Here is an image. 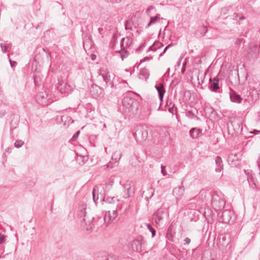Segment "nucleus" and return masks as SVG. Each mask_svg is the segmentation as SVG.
Wrapping results in <instances>:
<instances>
[{
	"label": "nucleus",
	"mask_w": 260,
	"mask_h": 260,
	"mask_svg": "<svg viewBox=\"0 0 260 260\" xmlns=\"http://www.w3.org/2000/svg\"><path fill=\"white\" fill-rule=\"evenodd\" d=\"M161 46H162V43L159 42H155L152 45L150 46L148 48L147 50V52H149L150 51H155L157 49L159 48Z\"/></svg>",
	"instance_id": "nucleus-25"
},
{
	"label": "nucleus",
	"mask_w": 260,
	"mask_h": 260,
	"mask_svg": "<svg viewBox=\"0 0 260 260\" xmlns=\"http://www.w3.org/2000/svg\"><path fill=\"white\" fill-rule=\"evenodd\" d=\"M24 144V142L20 140H18L16 141L14 143V146L17 148H20Z\"/></svg>",
	"instance_id": "nucleus-30"
},
{
	"label": "nucleus",
	"mask_w": 260,
	"mask_h": 260,
	"mask_svg": "<svg viewBox=\"0 0 260 260\" xmlns=\"http://www.w3.org/2000/svg\"><path fill=\"white\" fill-rule=\"evenodd\" d=\"M202 29L203 31H205V33L204 34V36L208 31V29L206 26H203Z\"/></svg>",
	"instance_id": "nucleus-44"
},
{
	"label": "nucleus",
	"mask_w": 260,
	"mask_h": 260,
	"mask_svg": "<svg viewBox=\"0 0 260 260\" xmlns=\"http://www.w3.org/2000/svg\"><path fill=\"white\" fill-rule=\"evenodd\" d=\"M123 192L122 197L124 199H127L131 197L134 193V191L132 189V182L130 181H126L122 184Z\"/></svg>",
	"instance_id": "nucleus-8"
},
{
	"label": "nucleus",
	"mask_w": 260,
	"mask_h": 260,
	"mask_svg": "<svg viewBox=\"0 0 260 260\" xmlns=\"http://www.w3.org/2000/svg\"><path fill=\"white\" fill-rule=\"evenodd\" d=\"M252 133L254 134H257L258 133V131L256 130H254Z\"/></svg>",
	"instance_id": "nucleus-55"
},
{
	"label": "nucleus",
	"mask_w": 260,
	"mask_h": 260,
	"mask_svg": "<svg viewBox=\"0 0 260 260\" xmlns=\"http://www.w3.org/2000/svg\"><path fill=\"white\" fill-rule=\"evenodd\" d=\"M133 39L130 37H126L121 39L120 42L121 51H119L118 52L121 53L120 55L122 59L128 56V52L126 49L131 47Z\"/></svg>",
	"instance_id": "nucleus-3"
},
{
	"label": "nucleus",
	"mask_w": 260,
	"mask_h": 260,
	"mask_svg": "<svg viewBox=\"0 0 260 260\" xmlns=\"http://www.w3.org/2000/svg\"><path fill=\"white\" fill-rule=\"evenodd\" d=\"M185 188L183 186H180L173 189V194L177 200H180L184 195Z\"/></svg>",
	"instance_id": "nucleus-15"
},
{
	"label": "nucleus",
	"mask_w": 260,
	"mask_h": 260,
	"mask_svg": "<svg viewBox=\"0 0 260 260\" xmlns=\"http://www.w3.org/2000/svg\"><path fill=\"white\" fill-rule=\"evenodd\" d=\"M117 211L113 210L112 212L110 211L107 212L104 217V220L106 225H107L110 222L114 220L117 216Z\"/></svg>",
	"instance_id": "nucleus-13"
},
{
	"label": "nucleus",
	"mask_w": 260,
	"mask_h": 260,
	"mask_svg": "<svg viewBox=\"0 0 260 260\" xmlns=\"http://www.w3.org/2000/svg\"><path fill=\"white\" fill-rule=\"evenodd\" d=\"M90 93L91 96L95 99H101L104 95V91L103 88L96 84H93L90 87Z\"/></svg>",
	"instance_id": "nucleus-7"
},
{
	"label": "nucleus",
	"mask_w": 260,
	"mask_h": 260,
	"mask_svg": "<svg viewBox=\"0 0 260 260\" xmlns=\"http://www.w3.org/2000/svg\"><path fill=\"white\" fill-rule=\"evenodd\" d=\"M57 89L62 94L69 93L72 90L71 86L62 80H58Z\"/></svg>",
	"instance_id": "nucleus-10"
},
{
	"label": "nucleus",
	"mask_w": 260,
	"mask_h": 260,
	"mask_svg": "<svg viewBox=\"0 0 260 260\" xmlns=\"http://www.w3.org/2000/svg\"><path fill=\"white\" fill-rule=\"evenodd\" d=\"M68 118H69V121H68V122H69V123H73V120H72V121H71V122H70V121L72 120V119H71V118L70 117H68Z\"/></svg>",
	"instance_id": "nucleus-54"
},
{
	"label": "nucleus",
	"mask_w": 260,
	"mask_h": 260,
	"mask_svg": "<svg viewBox=\"0 0 260 260\" xmlns=\"http://www.w3.org/2000/svg\"><path fill=\"white\" fill-rule=\"evenodd\" d=\"M79 134H80V131H78V132H76V133L73 135L72 139H76V138L78 137V136H79Z\"/></svg>",
	"instance_id": "nucleus-41"
},
{
	"label": "nucleus",
	"mask_w": 260,
	"mask_h": 260,
	"mask_svg": "<svg viewBox=\"0 0 260 260\" xmlns=\"http://www.w3.org/2000/svg\"><path fill=\"white\" fill-rule=\"evenodd\" d=\"M98 78L99 80H103L106 83V86H110L111 87H114V84L111 80V76L110 73L107 70H100Z\"/></svg>",
	"instance_id": "nucleus-6"
},
{
	"label": "nucleus",
	"mask_w": 260,
	"mask_h": 260,
	"mask_svg": "<svg viewBox=\"0 0 260 260\" xmlns=\"http://www.w3.org/2000/svg\"><path fill=\"white\" fill-rule=\"evenodd\" d=\"M95 190L94 189H93V190H92L93 200L94 202V203L96 204L97 202H96V201L95 200Z\"/></svg>",
	"instance_id": "nucleus-37"
},
{
	"label": "nucleus",
	"mask_w": 260,
	"mask_h": 260,
	"mask_svg": "<svg viewBox=\"0 0 260 260\" xmlns=\"http://www.w3.org/2000/svg\"><path fill=\"white\" fill-rule=\"evenodd\" d=\"M225 205L224 196L221 192L214 191L211 194V205L215 210L222 209Z\"/></svg>",
	"instance_id": "nucleus-1"
},
{
	"label": "nucleus",
	"mask_w": 260,
	"mask_h": 260,
	"mask_svg": "<svg viewBox=\"0 0 260 260\" xmlns=\"http://www.w3.org/2000/svg\"><path fill=\"white\" fill-rule=\"evenodd\" d=\"M164 53H162V52L160 54L159 56H161L163 55Z\"/></svg>",
	"instance_id": "nucleus-56"
},
{
	"label": "nucleus",
	"mask_w": 260,
	"mask_h": 260,
	"mask_svg": "<svg viewBox=\"0 0 260 260\" xmlns=\"http://www.w3.org/2000/svg\"><path fill=\"white\" fill-rule=\"evenodd\" d=\"M146 225L147 226V227L148 229L149 230V231L151 232V234H152V237H153L155 235V233H156L155 230L153 228H152L151 225L149 223H146Z\"/></svg>",
	"instance_id": "nucleus-28"
},
{
	"label": "nucleus",
	"mask_w": 260,
	"mask_h": 260,
	"mask_svg": "<svg viewBox=\"0 0 260 260\" xmlns=\"http://www.w3.org/2000/svg\"><path fill=\"white\" fill-rule=\"evenodd\" d=\"M37 99L38 102L43 106H47L51 103L49 101V95L45 91L39 93L37 95Z\"/></svg>",
	"instance_id": "nucleus-9"
},
{
	"label": "nucleus",
	"mask_w": 260,
	"mask_h": 260,
	"mask_svg": "<svg viewBox=\"0 0 260 260\" xmlns=\"http://www.w3.org/2000/svg\"><path fill=\"white\" fill-rule=\"evenodd\" d=\"M149 76V72L146 69L144 68L140 70L139 75L140 79L146 81L148 79Z\"/></svg>",
	"instance_id": "nucleus-23"
},
{
	"label": "nucleus",
	"mask_w": 260,
	"mask_h": 260,
	"mask_svg": "<svg viewBox=\"0 0 260 260\" xmlns=\"http://www.w3.org/2000/svg\"><path fill=\"white\" fill-rule=\"evenodd\" d=\"M230 97L232 102L238 104L241 103L243 100L241 96L233 90H231V92L230 94Z\"/></svg>",
	"instance_id": "nucleus-19"
},
{
	"label": "nucleus",
	"mask_w": 260,
	"mask_h": 260,
	"mask_svg": "<svg viewBox=\"0 0 260 260\" xmlns=\"http://www.w3.org/2000/svg\"><path fill=\"white\" fill-rule=\"evenodd\" d=\"M145 241L143 236H138L134 239L132 244L131 248L134 251L140 252L143 250V245L145 244Z\"/></svg>",
	"instance_id": "nucleus-5"
},
{
	"label": "nucleus",
	"mask_w": 260,
	"mask_h": 260,
	"mask_svg": "<svg viewBox=\"0 0 260 260\" xmlns=\"http://www.w3.org/2000/svg\"><path fill=\"white\" fill-rule=\"evenodd\" d=\"M215 164L216 168L215 171L216 172H220L222 171L223 169V164H222V160L220 156H217L215 159Z\"/></svg>",
	"instance_id": "nucleus-22"
},
{
	"label": "nucleus",
	"mask_w": 260,
	"mask_h": 260,
	"mask_svg": "<svg viewBox=\"0 0 260 260\" xmlns=\"http://www.w3.org/2000/svg\"><path fill=\"white\" fill-rule=\"evenodd\" d=\"M202 130L199 128H192L189 131L190 136L193 139H197L201 135Z\"/></svg>",
	"instance_id": "nucleus-21"
},
{
	"label": "nucleus",
	"mask_w": 260,
	"mask_h": 260,
	"mask_svg": "<svg viewBox=\"0 0 260 260\" xmlns=\"http://www.w3.org/2000/svg\"><path fill=\"white\" fill-rule=\"evenodd\" d=\"M121 154L114 152L112 156V161H109L106 165L107 169L108 170L111 169L117 165L118 161L120 160Z\"/></svg>",
	"instance_id": "nucleus-12"
},
{
	"label": "nucleus",
	"mask_w": 260,
	"mask_h": 260,
	"mask_svg": "<svg viewBox=\"0 0 260 260\" xmlns=\"http://www.w3.org/2000/svg\"><path fill=\"white\" fill-rule=\"evenodd\" d=\"M125 205V203H123L117 204L116 209L115 211H117V213H118V212H121L122 209Z\"/></svg>",
	"instance_id": "nucleus-31"
},
{
	"label": "nucleus",
	"mask_w": 260,
	"mask_h": 260,
	"mask_svg": "<svg viewBox=\"0 0 260 260\" xmlns=\"http://www.w3.org/2000/svg\"><path fill=\"white\" fill-rule=\"evenodd\" d=\"M165 210L162 208H159L154 214V218L156 224H159L164 219Z\"/></svg>",
	"instance_id": "nucleus-16"
},
{
	"label": "nucleus",
	"mask_w": 260,
	"mask_h": 260,
	"mask_svg": "<svg viewBox=\"0 0 260 260\" xmlns=\"http://www.w3.org/2000/svg\"><path fill=\"white\" fill-rule=\"evenodd\" d=\"M238 17V14L237 13H234V15H233V17H234V19H237Z\"/></svg>",
	"instance_id": "nucleus-47"
},
{
	"label": "nucleus",
	"mask_w": 260,
	"mask_h": 260,
	"mask_svg": "<svg viewBox=\"0 0 260 260\" xmlns=\"http://www.w3.org/2000/svg\"><path fill=\"white\" fill-rule=\"evenodd\" d=\"M161 171L164 176H166L167 175V172L165 171V167L162 165L161 166Z\"/></svg>",
	"instance_id": "nucleus-35"
},
{
	"label": "nucleus",
	"mask_w": 260,
	"mask_h": 260,
	"mask_svg": "<svg viewBox=\"0 0 260 260\" xmlns=\"http://www.w3.org/2000/svg\"><path fill=\"white\" fill-rule=\"evenodd\" d=\"M210 196L211 197V195L208 191L203 189L200 191L196 199L199 200V205H201V204L206 203Z\"/></svg>",
	"instance_id": "nucleus-11"
},
{
	"label": "nucleus",
	"mask_w": 260,
	"mask_h": 260,
	"mask_svg": "<svg viewBox=\"0 0 260 260\" xmlns=\"http://www.w3.org/2000/svg\"><path fill=\"white\" fill-rule=\"evenodd\" d=\"M128 211V208L126 207L123 212H120V214H126Z\"/></svg>",
	"instance_id": "nucleus-46"
},
{
	"label": "nucleus",
	"mask_w": 260,
	"mask_h": 260,
	"mask_svg": "<svg viewBox=\"0 0 260 260\" xmlns=\"http://www.w3.org/2000/svg\"><path fill=\"white\" fill-rule=\"evenodd\" d=\"M12 46L11 43L3 44V43L0 44V47L1 50L3 53H6L8 51V49H10Z\"/></svg>",
	"instance_id": "nucleus-27"
},
{
	"label": "nucleus",
	"mask_w": 260,
	"mask_h": 260,
	"mask_svg": "<svg viewBox=\"0 0 260 260\" xmlns=\"http://www.w3.org/2000/svg\"><path fill=\"white\" fill-rule=\"evenodd\" d=\"M5 114V112H3V113H0V118L3 117Z\"/></svg>",
	"instance_id": "nucleus-51"
},
{
	"label": "nucleus",
	"mask_w": 260,
	"mask_h": 260,
	"mask_svg": "<svg viewBox=\"0 0 260 260\" xmlns=\"http://www.w3.org/2000/svg\"><path fill=\"white\" fill-rule=\"evenodd\" d=\"M107 2H111V3H119L122 0H107Z\"/></svg>",
	"instance_id": "nucleus-43"
},
{
	"label": "nucleus",
	"mask_w": 260,
	"mask_h": 260,
	"mask_svg": "<svg viewBox=\"0 0 260 260\" xmlns=\"http://www.w3.org/2000/svg\"><path fill=\"white\" fill-rule=\"evenodd\" d=\"M122 105L126 112H131L137 110L139 106L138 102L136 100L128 96L124 98L122 100Z\"/></svg>",
	"instance_id": "nucleus-2"
},
{
	"label": "nucleus",
	"mask_w": 260,
	"mask_h": 260,
	"mask_svg": "<svg viewBox=\"0 0 260 260\" xmlns=\"http://www.w3.org/2000/svg\"><path fill=\"white\" fill-rule=\"evenodd\" d=\"M87 43H90L91 44V42H90V40L89 41H85L84 40L83 41V47H84V49L86 50V46H87Z\"/></svg>",
	"instance_id": "nucleus-36"
},
{
	"label": "nucleus",
	"mask_w": 260,
	"mask_h": 260,
	"mask_svg": "<svg viewBox=\"0 0 260 260\" xmlns=\"http://www.w3.org/2000/svg\"><path fill=\"white\" fill-rule=\"evenodd\" d=\"M159 16H160L159 14H157L154 17H151L150 20V23L154 24V23L158 22L160 19Z\"/></svg>",
	"instance_id": "nucleus-29"
},
{
	"label": "nucleus",
	"mask_w": 260,
	"mask_h": 260,
	"mask_svg": "<svg viewBox=\"0 0 260 260\" xmlns=\"http://www.w3.org/2000/svg\"><path fill=\"white\" fill-rule=\"evenodd\" d=\"M155 87L158 92L159 100L160 102H162L164 94L166 92L164 86L162 84H159V85H155Z\"/></svg>",
	"instance_id": "nucleus-20"
},
{
	"label": "nucleus",
	"mask_w": 260,
	"mask_h": 260,
	"mask_svg": "<svg viewBox=\"0 0 260 260\" xmlns=\"http://www.w3.org/2000/svg\"><path fill=\"white\" fill-rule=\"evenodd\" d=\"M169 47L170 45H168L167 46H166L164 49V51L162 52V53H165Z\"/></svg>",
	"instance_id": "nucleus-45"
},
{
	"label": "nucleus",
	"mask_w": 260,
	"mask_h": 260,
	"mask_svg": "<svg viewBox=\"0 0 260 260\" xmlns=\"http://www.w3.org/2000/svg\"><path fill=\"white\" fill-rule=\"evenodd\" d=\"M103 30V28H102V27H100L98 28V31L101 34H102V31Z\"/></svg>",
	"instance_id": "nucleus-48"
},
{
	"label": "nucleus",
	"mask_w": 260,
	"mask_h": 260,
	"mask_svg": "<svg viewBox=\"0 0 260 260\" xmlns=\"http://www.w3.org/2000/svg\"><path fill=\"white\" fill-rule=\"evenodd\" d=\"M133 135L137 142H142L147 139L148 132L146 129L142 126H138Z\"/></svg>",
	"instance_id": "nucleus-4"
},
{
	"label": "nucleus",
	"mask_w": 260,
	"mask_h": 260,
	"mask_svg": "<svg viewBox=\"0 0 260 260\" xmlns=\"http://www.w3.org/2000/svg\"><path fill=\"white\" fill-rule=\"evenodd\" d=\"M145 46V43L141 44L140 46L136 50V52H141Z\"/></svg>",
	"instance_id": "nucleus-33"
},
{
	"label": "nucleus",
	"mask_w": 260,
	"mask_h": 260,
	"mask_svg": "<svg viewBox=\"0 0 260 260\" xmlns=\"http://www.w3.org/2000/svg\"><path fill=\"white\" fill-rule=\"evenodd\" d=\"M86 216V209L84 208H82L79 211L78 214V216L80 218H82V221L84 222L85 224L87 223Z\"/></svg>",
	"instance_id": "nucleus-24"
},
{
	"label": "nucleus",
	"mask_w": 260,
	"mask_h": 260,
	"mask_svg": "<svg viewBox=\"0 0 260 260\" xmlns=\"http://www.w3.org/2000/svg\"><path fill=\"white\" fill-rule=\"evenodd\" d=\"M232 213L229 210H225L222 212L220 217L222 218V222L224 223H229L232 220Z\"/></svg>",
	"instance_id": "nucleus-17"
},
{
	"label": "nucleus",
	"mask_w": 260,
	"mask_h": 260,
	"mask_svg": "<svg viewBox=\"0 0 260 260\" xmlns=\"http://www.w3.org/2000/svg\"><path fill=\"white\" fill-rule=\"evenodd\" d=\"M185 71V69H182V71L183 72Z\"/></svg>",
	"instance_id": "nucleus-57"
},
{
	"label": "nucleus",
	"mask_w": 260,
	"mask_h": 260,
	"mask_svg": "<svg viewBox=\"0 0 260 260\" xmlns=\"http://www.w3.org/2000/svg\"><path fill=\"white\" fill-rule=\"evenodd\" d=\"M152 24V23H150V21L147 24V25L145 26L146 28H148L149 27L151 26V25Z\"/></svg>",
	"instance_id": "nucleus-49"
},
{
	"label": "nucleus",
	"mask_w": 260,
	"mask_h": 260,
	"mask_svg": "<svg viewBox=\"0 0 260 260\" xmlns=\"http://www.w3.org/2000/svg\"><path fill=\"white\" fill-rule=\"evenodd\" d=\"M63 117H64V116H62V119H62V120H63Z\"/></svg>",
	"instance_id": "nucleus-58"
},
{
	"label": "nucleus",
	"mask_w": 260,
	"mask_h": 260,
	"mask_svg": "<svg viewBox=\"0 0 260 260\" xmlns=\"http://www.w3.org/2000/svg\"><path fill=\"white\" fill-rule=\"evenodd\" d=\"M111 200L113 201V202H114L115 200H117V201H118V200L115 197H113V198L111 199Z\"/></svg>",
	"instance_id": "nucleus-53"
},
{
	"label": "nucleus",
	"mask_w": 260,
	"mask_h": 260,
	"mask_svg": "<svg viewBox=\"0 0 260 260\" xmlns=\"http://www.w3.org/2000/svg\"><path fill=\"white\" fill-rule=\"evenodd\" d=\"M114 183V180L113 178H109L106 181L105 188L107 190H110L113 186Z\"/></svg>",
	"instance_id": "nucleus-26"
},
{
	"label": "nucleus",
	"mask_w": 260,
	"mask_h": 260,
	"mask_svg": "<svg viewBox=\"0 0 260 260\" xmlns=\"http://www.w3.org/2000/svg\"><path fill=\"white\" fill-rule=\"evenodd\" d=\"M259 260H260V258L259 259Z\"/></svg>",
	"instance_id": "nucleus-59"
},
{
	"label": "nucleus",
	"mask_w": 260,
	"mask_h": 260,
	"mask_svg": "<svg viewBox=\"0 0 260 260\" xmlns=\"http://www.w3.org/2000/svg\"><path fill=\"white\" fill-rule=\"evenodd\" d=\"M125 28L126 30H128V29L132 30V27L128 26L127 21H126L125 23Z\"/></svg>",
	"instance_id": "nucleus-39"
},
{
	"label": "nucleus",
	"mask_w": 260,
	"mask_h": 260,
	"mask_svg": "<svg viewBox=\"0 0 260 260\" xmlns=\"http://www.w3.org/2000/svg\"><path fill=\"white\" fill-rule=\"evenodd\" d=\"M219 81L217 77L213 79L210 78L209 79V89L212 91L216 92L217 90L219 89Z\"/></svg>",
	"instance_id": "nucleus-14"
},
{
	"label": "nucleus",
	"mask_w": 260,
	"mask_h": 260,
	"mask_svg": "<svg viewBox=\"0 0 260 260\" xmlns=\"http://www.w3.org/2000/svg\"><path fill=\"white\" fill-rule=\"evenodd\" d=\"M240 20H244L245 19V17L244 16H241L239 18Z\"/></svg>",
	"instance_id": "nucleus-52"
},
{
	"label": "nucleus",
	"mask_w": 260,
	"mask_h": 260,
	"mask_svg": "<svg viewBox=\"0 0 260 260\" xmlns=\"http://www.w3.org/2000/svg\"><path fill=\"white\" fill-rule=\"evenodd\" d=\"M154 8V7L152 6H150L148 7V8L146 10V13L147 14H148L149 13V12H150V11Z\"/></svg>",
	"instance_id": "nucleus-38"
},
{
	"label": "nucleus",
	"mask_w": 260,
	"mask_h": 260,
	"mask_svg": "<svg viewBox=\"0 0 260 260\" xmlns=\"http://www.w3.org/2000/svg\"><path fill=\"white\" fill-rule=\"evenodd\" d=\"M8 57L10 63L11 64V66L12 67H15L17 64L16 61L11 60V59L10 58L9 54H8Z\"/></svg>",
	"instance_id": "nucleus-34"
},
{
	"label": "nucleus",
	"mask_w": 260,
	"mask_h": 260,
	"mask_svg": "<svg viewBox=\"0 0 260 260\" xmlns=\"http://www.w3.org/2000/svg\"><path fill=\"white\" fill-rule=\"evenodd\" d=\"M6 236L0 233V244L4 243L6 241Z\"/></svg>",
	"instance_id": "nucleus-32"
},
{
	"label": "nucleus",
	"mask_w": 260,
	"mask_h": 260,
	"mask_svg": "<svg viewBox=\"0 0 260 260\" xmlns=\"http://www.w3.org/2000/svg\"><path fill=\"white\" fill-rule=\"evenodd\" d=\"M96 58V56L95 55H94V54H92L91 55V59L92 60H94Z\"/></svg>",
	"instance_id": "nucleus-50"
},
{
	"label": "nucleus",
	"mask_w": 260,
	"mask_h": 260,
	"mask_svg": "<svg viewBox=\"0 0 260 260\" xmlns=\"http://www.w3.org/2000/svg\"><path fill=\"white\" fill-rule=\"evenodd\" d=\"M184 241L187 244H188L190 243V239L187 237L186 238Z\"/></svg>",
	"instance_id": "nucleus-42"
},
{
	"label": "nucleus",
	"mask_w": 260,
	"mask_h": 260,
	"mask_svg": "<svg viewBox=\"0 0 260 260\" xmlns=\"http://www.w3.org/2000/svg\"><path fill=\"white\" fill-rule=\"evenodd\" d=\"M151 59H152L151 57H145L143 59L141 60V62H144V61H145L147 60H149Z\"/></svg>",
	"instance_id": "nucleus-40"
},
{
	"label": "nucleus",
	"mask_w": 260,
	"mask_h": 260,
	"mask_svg": "<svg viewBox=\"0 0 260 260\" xmlns=\"http://www.w3.org/2000/svg\"><path fill=\"white\" fill-rule=\"evenodd\" d=\"M247 180L250 187L256 191L260 190V188L257 185L255 180L251 174H248Z\"/></svg>",
	"instance_id": "nucleus-18"
}]
</instances>
